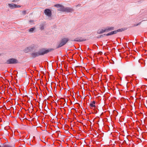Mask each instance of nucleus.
I'll list each match as a JSON object with an SVG mask.
<instances>
[{"label": "nucleus", "instance_id": "nucleus-1", "mask_svg": "<svg viewBox=\"0 0 147 147\" xmlns=\"http://www.w3.org/2000/svg\"><path fill=\"white\" fill-rule=\"evenodd\" d=\"M54 50L53 49L49 48L47 49L45 48H42L40 49L37 51L33 52L31 54V57L32 58H34L39 56H42L45 54H47Z\"/></svg>", "mask_w": 147, "mask_h": 147}, {"label": "nucleus", "instance_id": "nucleus-2", "mask_svg": "<svg viewBox=\"0 0 147 147\" xmlns=\"http://www.w3.org/2000/svg\"><path fill=\"white\" fill-rule=\"evenodd\" d=\"M69 41L67 38H64L62 39L56 47V49L59 48L65 45Z\"/></svg>", "mask_w": 147, "mask_h": 147}, {"label": "nucleus", "instance_id": "nucleus-3", "mask_svg": "<svg viewBox=\"0 0 147 147\" xmlns=\"http://www.w3.org/2000/svg\"><path fill=\"white\" fill-rule=\"evenodd\" d=\"M18 63L19 61L16 59L12 58L7 60L5 63L7 64H15Z\"/></svg>", "mask_w": 147, "mask_h": 147}, {"label": "nucleus", "instance_id": "nucleus-4", "mask_svg": "<svg viewBox=\"0 0 147 147\" xmlns=\"http://www.w3.org/2000/svg\"><path fill=\"white\" fill-rule=\"evenodd\" d=\"M35 46L34 45H32L26 48L24 51L26 53H28L32 51L34 49Z\"/></svg>", "mask_w": 147, "mask_h": 147}, {"label": "nucleus", "instance_id": "nucleus-5", "mask_svg": "<svg viewBox=\"0 0 147 147\" xmlns=\"http://www.w3.org/2000/svg\"><path fill=\"white\" fill-rule=\"evenodd\" d=\"M44 13L48 17H50L52 15V12L50 9H46L44 11Z\"/></svg>", "mask_w": 147, "mask_h": 147}, {"label": "nucleus", "instance_id": "nucleus-6", "mask_svg": "<svg viewBox=\"0 0 147 147\" xmlns=\"http://www.w3.org/2000/svg\"><path fill=\"white\" fill-rule=\"evenodd\" d=\"M105 28L106 32H109L111 31H112L114 30L115 28L114 27L111 26H107Z\"/></svg>", "mask_w": 147, "mask_h": 147}, {"label": "nucleus", "instance_id": "nucleus-7", "mask_svg": "<svg viewBox=\"0 0 147 147\" xmlns=\"http://www.w3.org/2000/svg\"><path fill=\"white\" fill-rule=\"evenodd\" d=\"M105 32V28H103L102 29H98L97 31V33L99 34H101Z\"/></svg>", "mask_w": 147, "mask_h": 147}, {"label": "nucleus", "instance_id": "nucleus-8", "mask_svg": "<svg viewBox=\"0 0 147 147\" xmlns=\"http://www.w3.org/2000/svg\"><path fill=\"white\" fill-rule=\"evenodd\" d=\"M73 9L70 8L69 7H65L64 12H71L73 11Z\"/></svg>", "mask_w": 147, "mask_h": 147}, {"label": "nucleus", "instance_id": "nucleus-9", "mask_svg": "<svg viewBox=\"0 0 147 147\" xmlns=\"http://www.w3.org/2000/svg\"><path fill=\"white\" fill-rule=\"evenodd\" d=\"M86 40V39H82V40H80L79 38H75L74 40H72V41H76L77 42H82Z\"/></svg>", "mask_w": 147, "mask_h": 147}, {"label": "nucleus", "instance_id": "nucleus-10", "mask_svg": "<svg viewBox=\"0 0 147 147\" xmlns=\"http://www.w3.org/2000/svg\"><path fill=\"white\" fill-rule=\"evenodd\" d=\"M8 5L10 8L11 9H13V8L17 7V6H18L17 5L13 3H12V4H8Z\"/></svg>", "mask_w": 147, "mask_h": 147}, {"label": "nucleus", "instance_id": "nucleus-11", "mask_svg": "<svg viewBox=\"0 0 147 147\" xmlns=\"http://www.w3.org/2000/svg\"><path fill=\"white\" fill-rule=\"evenodd\" d=\"M117 33L116 30H115L111 32H110L108 33V34H106V36H109L110 35H113V34H116Z\"/></svg>", "mask_w": 147, "mask_h": 147}, {"label": "nucleus", "instance_id": "nucleus-12", "mask_svg": "<svg viewBox=\"0 0 147 147\" xmlns=\"http://www.w3.org/2000/svg\"><path fill=\"white\" fill-rule=\"evenodd\" d=\"M65 8V7L63 5H61L60 7V9H58V11L64 12Z\"/></svg>", "mask_w": 147, "mask_h": 147}, {"label": "nucleus", "instance_id": "nucleus-13", "mask_svg": "<svg viewBox=\"0 0 147 147\" xmlns=\"http://www.w3.org/2000/svg\"><path fill=\"white\" fill-rule=\"evenodd\" d=\"M127 28H121L120 29H119L117 30H116L117 33L119 32H122L123 31H124L125 30H127Z\"/></svg>", "mask_w": 147, "mask_h": 147}, {"label": "nucleus", "instance_id": "nucleus-14", "mask_svg": "<svg viewBox=\"0 0 147 147\" xmlns=\"http://www.w3.org/2000/svg\"><path fill=\"white\" fill-rule=\"evenodd\" d=\"M35 29L36 28L35 27L30 28L28 32L30 33H33L34 32V31L35 30Z\"/></svg>", "mask_w": 147, "mask_h": 147}, {"label": "nucleus", "instance_id": "nucleus-15", "mask_svg": "<svg viewBox=\"0 0 147 147\" xmlns=\"http://www.w3.org/2000/svg\"><path fill=\"white\" fill-rule=\"evenodd\" d=\"M40 28L41 30H42L44 29V25L43 24H40Z\"/></svg>", "mask_w": 147, "mask_h": 147}, {"label": "nucleus", "instance_id": "nucleus-16", "mask_svg": "<svg viewBox=\"0 0 147 147\" xmlns=\"http://www.w3.org/2000/svg\"><path fill=\"white\" fill-rule=\"evenodd\" d=\"M61 5L59 4H57L54 5V6L57 8H60Z\"/></svg>", "mask_w": 147, "mask_h": 147}, {"label": "nucleus", "instance_id": "nucleus-17", "mask_svg": "<svg viewBox=\"0 0 147 147\" xmlns=\"http://www.w3.org/2000/svg\"><path fill=\"white\" fill-rule=\"evenodd\" d=\"M106 35V34H104L103 35H100V36L97 37V38H100L101 37H103L104 36Z\"/></svg>", "mask_w": 147, "mask_h": 147}, {"label": "nucleus", "instance_id": "nucleus-18", "mask_svg": "<svg viewBox=\"0 0 147 147\" xmlns=\"http://www.w3.org/2000/svg\"><path fill=\"white\" fill-rule=\"evenodd\" d=\"M90 106L91 107H96L95 105H94L93 104H92V103H91L90 104Z\"/></svg>", "mask_w": 147, "mask_h": 147}, {"label": "nucleus", "instance_id": "nucleus-19", "mask_svg": "<svg viewBox=\"0 0 147 147\" xmlns=\"http://www.w3.org/2000/svg\"><path fill=\"white\" fill-rule=\"evenodd\" d=\"M19 1H20V0H13V1H12V2L16 3V2H18Z\"/></svg>", "mask_w": 147, "mask_h": 147}, {"label": "nucleus", "instance_id": "nucleus-20", "mask_svg": "<svg viewBox=\"0 0 147 147\" xmlns=\"http://www.w3.org/2000/svg\"><path fill=\"white\" fill-rule=\"evenodd\" d=\"M144 21V20H142L141 22L139 23H138L137 24H136V26H138L139 25H140L141 24V22H143V21Z\"/></svg>", "mask_w": 147, "mask_h": 147}, {"label": "nucleus", "instance_id": "nucleus-21", "mask_svg": "<svg viewBox=\"0 0 147 147\" xmlns=\"http://www.w3.org/2000/svg\"><path fill=\"white\" fill-rule=\"evenodd\" d=\"M3 147H12L11 146H10L8 145H7L6 146H3Z\"/></svg>", "mask_w": 147, "mask_h": 147}, {"label": "nucleus", "instance_id": "nucleus-22", "mask_svg": "<svg viewBox=\"0 0 147 147\" xmlns=\"http://www.w3.org/2000/svg\"><path fill=\"white\" fill-rule=\"evenodd\" d=\"M22 13L24 15H25L26 14V11H24L22 12Z\"/></svg>", "mask_w": 147, "mask_h": 147}, {"label": "nucleus", "instance_id": "nucleus-23", "mask_svg": "<svg viewBox=\"0 0 147 147\" xmlns=\"http://www.w3.org/2000/svg\"><path fill=\"white\" fill-rule=\"evenodd\" d=\"M81 6V4H78L77 5H76V7H80Z\"/></svg>", "mask_w": 147, "mask_h": 147}, {"label": "nucleus", "instance_id": "nucleus-24", "mask_svg": "<svg viewBox=\"0 0 147 147\" xmlns=\"http://www.w3.org/2000/svg\"><path fill=\"white\" fill-rule=\"evenodd\" d=\"M34 22V21L32 20H30L29 21L30 22Z\"/></svg>", "mask_w": 147, "mask_h": 147}, {"label": "nucleus", "instance_id": "nucleus-25", "mask_svg": "<svg viewBox=\"0 0 147 147\" xmlns=\"http://www.w3.org/2000/svg\"><path fill=\"white\" fill-rule=\"evenodd\" d=\"M95 101H93L92 102V104H95Z\"/></svg>", "mask_w": 147, "mask_h": 147}, {"label": "nucleus", "instance_id": "nucleus-26", "mask_svg": "<svg viewBox=\"0 0 147 147\" xmlns=\"http://www.w3.org/2000/svg\"><path fill=\"white\" fill-rule=\"evenodd\" d=\"M98 53L100 55H101L102 54V52H99Z\"/></svg>", "mask_w": 147, "mask_h": 147}, {"label": "nucleus", "instance_id": "nucleus-27", "mask_svg": "<svg viewBox=\"0 0 147 147\" xmlns=\"http://www.w3.org/2000/svg\"><path fill=\"white\" fill-rule=\"evenodd\" d=\"M67 105V103H66L65 102L64 104V106H66Z\"/></svg>", "mask_w": 147, "mask_h": 147}, {"label": "nucleus", "instance_id": "nucleus-28", "mask_svg": "<svg viewBox=\"0 0 147 147\" xmlns=\"http://www.w3.org/2000/svg\"><path fill=\"white\" fill-rule=\"evenodd\" d=\"M20 5H18V6H17V7H20Z\"/></svg>", "mask_w": 147, "mask_h": 147}, {"label": "nucleus", "instance_id": "nucleus-29", "mask_svg": "<svg viewBox=\"0 0 147 147\" xmlns=\"http://www.w3.org/2000/svg\"><path fill=\"white\" fill-rule=\"evenodd\" d=\"M136 24H134V26H136Z\"/></svg>", "mask_w": 147, "mask_h": 147}, {"label": "nucleus", "instance_id": "nucleus-30", "mask_svg": "<svg viewBox=\"0 0 147 147\" xmlns=\"http://www.w3.org/2000/svg\"><path fill=\"white\" fill-rule=\"evenodd\" d=\"M79 38L80 39V40H82V39H83V38H81V37L80 38Z\"/></svg>", "mask_w": 147, "mask_h": 147}, {"label": "nucleus", "instance_id": "nucleus-31", "mask_svg": "<svg viewBox=\"0 0 147 147\" xmlns=\"http://www.w3.org/2000/svg\"><path fill=\"white\" fill-rule=\"evenodd\" d=\"M65 102L66 103V100H65Z\"/></svg>", "mask_w": 147, "mask_h": 147}, {"label": "nucleus", "instance_id": "nucleus-32", "mask_svg": "<svg viewBox=\"0 0 147 147\" xmlns=\"http://www.w3.org/2000/svg\"><path fill=\"white\" fill-rule=\"evenodd\" d=\"M61 99H63V98H61Z\"/></svg>", "mask_w": 147, "mask_h": 147}, {"label": "nucleus", "instance_id": "nucleus-33", "mask_svg": "<svg viewBox=\"0 0 147 147\" xmlns=\"http://www.w3.org/2000/svg\"><path fill=\"white\" fill-rule=\"evenodd\" d=\"M0 147H3V146H1L0 145Z\"/></svg>", "mask_w": 147, "mask_h": 147}]
</instances>
